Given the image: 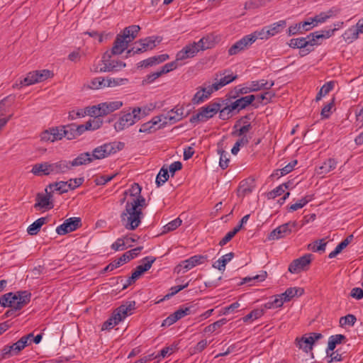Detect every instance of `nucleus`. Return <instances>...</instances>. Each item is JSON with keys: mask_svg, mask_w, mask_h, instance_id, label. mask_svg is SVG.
I'll return each mask as SVG.
<instances>
[{"mask_svg": "<svg viewBox=\"0 0 363 363\" xmlns=\"http://www.w3.org/2000/svg\"><path fill=\"white\" fill-rule=\"evenodd\" d=\"M51 195L50 194H38L36 196V203L34 205L35 208L49 210L53 208V205L50 201Z\"/></svg>", "mask_w": 363, "mask_h": 363, "instance_id": "obj_23", "label": "nucleus"}, {"mask_svg": "<svg viewBox=\"0 0 363 363\" xmlns=\"http://www.w3.org/2000/svg\"><path fill=\"white\" fill-rule=\"evenodd\" d=\"M264 312L262 309H255L250 313L243 317V321L245 323L248 322L250 320H257L264 315Z\"/></svg>", "mask_w": 363, "mask_h": 363, "instance_id": "obj_57", "label": "nucleus"}, {"mask_svg": "<svg viewBox=\"0 0 363 363\" xmlns=\"http://www.w3.org/2000/svg\"><path fill=\"white\" fill-rule=\"evenodd\" d=\"M182 220L179 218H175L164 226L163 233H168L174 230L182 225Z\"/></svg>", "mask_w": 363, "mask_h": 363, "instance_id": "obj_58", "label": "nucleus"}, {"mask_svg": "<svg viewBox=\"0 0 363 363\" xmlns=\"http://www.w3.org/2000/svg\"><path fill=\"white\" fill-rule=\"evenodd\" d=\"M92 162L91 155L89 152H84L79 155L72 161H69L70 169L72 167L81 166L86 164Z\"/></svg>", "mask_w": 363, "mask_h": 363, "instance_id": "obj_31", "label": "nucleus"}, {"mask_svg": "<svg viewBox=\"0 0 363 363\" xmlns=\"http://www.w3.org/2000/svg\"><path fill=\"white\" fill-rule=\"evenodd\" d=\"M297 345L300 349H303L304 351L308 352L312 349L313 345V338L308 336L304 335L300 339H296Z\"/></svg>", "mask_w": 363, "mask_h": 363, "instance_id": "obj_37", "label": "nucleus"}, {"mask_svg": "<svg viewBox=\"0 0 363 363\" xmlns=\"http://www.w3.org/2000/svg\"><path fill=\"white\" fill-rule=\"evenodd\" d=\"M62 125L55 128H51L48 130L43 131L41 133L40 138L43 141L55 142L56 140H62Z\"/></svg>", "mask_w": 363, "mask_h": 363, "instance_id": "obj_20", "label": "nucleus"}, {"mask_svg": "<svg viewBox=\"0 0 363 363\" xmlns=\"http://www.w3.org/2000/svg\"><path fill=\"white\" fill-rule=\"evenodd\" d=\"M125 194H128L129 193L131 196L134 197L133 199H136V198H139V197H143L140 195L141 187L137 183H134L131 186V187L128 189V191H125Z\"/></svg>", "mask_w": 363, "mask_h": 363, "instance_id": "obj_63", "label": "nucleus"}, {"mask_svg": "<svg viewBox=\"0 0 363 363\" xmlns=\"http://www.w3.org/2000/svg\"><path fill=\"white\" fill-rule=\"evenodd\" d=\"M252 92L258 91L264 89H269L274 85V81H267L265 79H260L256 81L247 82Z\"/></svg>", "mask_w": 363, "mask_h": 363, "instance_id": "obj_25", "label": "nucleus"}, {"mask_svg": "<svg viewBox=\"0 0 363 363\" xmlns=\"http://www.w3.org/2000/svg\"><path fill=\"white\" fill-rule=\"evenodd\" d=\"M106 78L99 77L91 79L89 84V87L91 89H100L106 87Z\"/></svg>", "mask_w": 363, "mask_h": 363, "instance_id": "obj_44", "label": "nucleus"}, {"mask_svg": "<svg viewBox=\"0 0 363 363\" xmlns=\"http://www.w3.org/2000/svg\"><path fill=\"white\" fill-rule=\"evenodd\" d=\"M113 146L111 143H105L100 145L92 151L91 154V160L93 161L94 160L104 159L113 152Z\"/></svg>", "mask_w": 363, "mask_h": 363, "instance_id": "obj_19", "label": "nucleus"}, {"mask_svg": "<svg viewBox=\"0 0 363 363\" xmlns=\"http://www.w3.org/2000/svg\"><path fill=\"white\" fill-rule=\"evenodd\" d=\"M169 179V173H168V170L167 169H164V167H162L157 177H156V184L157 185V186H160L162 185H163L167 181V179Z\"/></svg>", "mask_w": 363, "mask_h": 363, "instance_id": "obj_53", "label": "nucleus"}, {"mask_svg": "<svg viewBox=\"0 0 363 363\" xmlns=\"http://www.w3.org/2000/svg\"><path fill=\"white\" fill-rule=\"evenodd\" d=\"M227 322H228V320L226 318H221V319L214 322L213 323L206 326L204 328V332L212 333L215 332L217 329L220 328V327H222L223 325L226 324Z\"/></svg>", "mask_w": 363, "mask_h": 363, "instance_id": "obj_51", "label": "nucleus"}, {"mask_svg": "<svg viewBox=\"0 0 363 363\" xmlns=\"http://www.w3.org/2000/svg\"><path fill=\"white\" fill-rule=\"evenodd\" d=\"M155 260H156V258L155 257L147 256V257H144L141 260V264H139L138 266L142 267V269L145 272L151 268L152 264L155 262Z\"/></svg>", "mask_w": 363, "mask_h": 363, "instance_id": "obj_60", "label": "nucleus"}, {"mask_svg": "<svg viewBox=\"0 0 363 363\" xmlns=\"http://www.w3.org/2000/svg\"><path fill=\"white\" fill-rule=\"evenodd\" d=\"M105 67H108L110 72H117L121 70L125 67V63L119 60H111V57H107Z\"/></svg>", "mask_w": 363, "mask_h": 363, "instance_id": "obj_42", "label": "nucleus"}, {"mask_svg": "<svg viewBox=\"0 0 363 363\" xmlns=\"http://www.w3.org/2000/svg\"><path fill=\"white\" fill-rule=\"evenodd\" d=\"M111 53L109 52H106L103 56L101 60L94 62L93 65L90 67V71L94 73L99 72H109V67H105L107 57H111Z\"/></svg>", "mask_w": 363, "mask_h": 363, "instance_id": "obj_24", "label": "nucleus"}, {"mask_svg": "<svg viewBox=\"0 0 363 363\" xmlns=\"http://www.w3.org/2000/svg\"><path fill=\"white\" fill-rule=\"evenodd\" d=\"M237 78V75L230 73L228 70L216 72L213 76V81L211 82L212 86L216 91H218L223 86L233 82Z\"/></svg>", "mask_w": 363, "mask_h": 363, "instance_id": "obj_11", "label": "nucleus"}, {"mask_svg": "<svg viewBox=\"0 0 363 363\" xmlns=\"http://www.w3.org/2000/svg\"><path fill=\"white\" fill-rule=\"evenodd\" d=\"M247 118V116H245V118H242L236 122V123L233 126L234 130L232 133L233 135L247 136L246 133L249 132L250 130L252 128L251 124L245 121V120Z\"/></svg>", "mask_w": 363, "mask_h": 363, "instance_id": "obj_22", "label": "nucleus"}, {"mask_svg": "<svg viewBox=\"0 0 363 363\" xmlns=\"http://www.w3.org/2000/svg\"><path fill=\"white\" fill-rule=\"evenodd\" d=\"M52 76V73L48 69L37 70L29 72L27 76L20 82V86H29L35 83L41 82Z\"/></svg>", "mask_w": 363, "mask_h": 363, "instance_id": "obj_9", "label": "nucleus"}, {"mask_svg": "<svg viewBox=\"0 0 363 363\" xmlns=\"http://www.w3.org/2000/svg\"><path fill=\"white\" fill-rule=\"evenodd\" d=\"M84 111L86 113V116L88 115L90 116H93L94 118L104 116L100 104L96 106L86 107L84 109Z\"/></svg>", "mask_w": 363, "mask_h": 363, "instance_id": "obj_46", "label": "nucleus"}, {"mask_svg": "<svg viewBox=\"0 0 363 363\" xmlns=\"http://www.w3.org/2000/svg\"><path fill=\"white\" fill-rule=\"evenodd\" d=\"M46 218H40L34 221L31 225H30L27 229V232L30 235H36L40 228L45 223Z\"/></svg>", "mask_w": 363, "mask_h": 363, "instance_id": "obj_38", "label": "nucleus"}, {"mask_svg": "<svg viewBox=\"0 0 363 363\" xmlns=\"http://www.w3.org/2000/svg\"><path fill=\"white\" fill-rule=\"evenodd\" d=\"M253 42L252 38L249 36V35H245L240 40H238L229 49H228V55H235L238 53L247 50L252 45Z\"/></svg>", "mask_w": 363, "mask_h": 363, "instance_id": "obj_14", "label": "nucleus"}, {"mask_svg": "<svg viewBox=\"0 0 363 363\" xmlns=\"http://www.w3.org/2000/svg\"><path fill=\"white\" fill-rule=\"evenodd\" d=\"M130 247V245H128ZM111 249L114 251H122L125 250L128 246L126 245L124 237L118 238L111 246Z\"/></svg>", "mask_w": 363, "mask_h": 363, "instance_id": "obj_59", "label": "nucleus"}, {"mask_svg": "<svg viewBox=\"0 0 363 363\" xmlns=\"http://www.w3.org/2000/svg\"><path fill=\"white\" fill-rule=\"evenodd\" d=\"M353 238L354 237L352 235L347 236L345 240H343L336 246L333 251L329 254L328 257L330 259L335 257L352 241Z\"/></svg>", "mask_w": 363, "mask_h": 363, "instance_id": "obj_33", "label": "nucleus"}, {"mask_svg": "<svg viewBox=\"0 0 363 363\" xmlns=\"http://www.w3.org/2000/svg\"><path fill=\"white\" fill-rule=\"evenodd\" d=\"M289 188V185L287 183L282 184L277 187H276L274 189H273L272 191L269 193V199H274L277 196H281L284 191L285 189Z\"/></svg>", "mask_w": 363, "mask_h": 363, "instance_id": "obj_56", "label": "nucleus"}, {"mask_svg": "<svg viewBox=\"0 0 363 363\" xmlns=\"http://www.w3.org/2000/svg\"><path fill=\"white\" fill-rule=\"evenodd\" d=\"M216 91L212 86L211 82H206L201 86L196 89V92L192 98V103L194 104H200L209 99L211 94Z\"/></svg>", "mask_w": 363, "mask_h": 363, "instance_id": "obj_10", "label": "nucleus"}, {"mask_svg": "<svg viewBox=\"0 0 363 363\" xmlns=\"http://www.w3.org/2000/svg\"><path fill=\"white\" fill-rule=\"evenodd\" d=\"M184 108L175 107L164 116V125L174 124L181 121L184 117Z\"/></svg>", "mask_w": 363, "mask_h": 363, "instance_id": "obj_21", "label": "nucleus"}, {"mask_svg": "<svg viewBox=\"0 0 363 363\" xmlns=\"http://www.w3.org/2000/svg\"><path fill=\"white\" fill-rule=\"evenodd\" d=\"M207 256L196 255H194L184 261H182L177 267V269L183 268L184 269V272L190 270L196 266L203 264L207 261Z\"/></svg>", "mask_w": 363, "mask_h": 363, "instance_id": "obj_16", "label": "nucleus"}, {"mask_svg": "<svg viewBox=\"0 0 363 363\" xmlns=\"http://www.w3.org/2000/svg\"><path fill=\"white\" fill-rule=\"evenodd\" d=\"M255 99V95H247V96L241 97L231 103L232 108H235V110H238V111L244 109L248 105L251 104Z\"/></svg>", "mask_w": 363, "mask_h": 363, "instance_id": "obj_27", "label": "nucleus"}, {"mask_svg": "<svg viewBox=\"0 0 363 363\" xmlns=\"http://www.w3.org/2000/svg\"><path fill=\"white\" fill-rule=\"evenodd\" d=\"M140 30V27L137 25L125 28L122 31V34L117 35L110 52L111 55L122 54L127 49L128 44L137 37Z\"/></svg>", "mask_w": 363, "mask_h": 363, "instance_id": "obj_3", "label": "nucleus"}, {"mask_svg": "<svg viewBox=\"0 0 363 363\" xmlns=\"http://www.w3.org/2000/svg\"><path fill=\"white\" fill-rule=\"evenodd\" d=\"M182 60H177V55H176V60L174 61L168 62L165 64L160 68V72L162 74H167L171 71L176 69L180 65L179 64V61Z\"/></svg>", "mask_w": 363, "mask_h": 363, "instance_id": "obj_49", "label": "nucleus"}, {"mask_svg": "<svg viewBox=\"0 0 363 363\" xmlns=\"http://www.w3.org/2000/svg\"><path fill=\"white\" fill-rule=\"evenodd\" d=\"M327 243L325 242L324 239L319 240L315 241L312 245H310L309 247L313 252H318L323 251L324 252L325 250Z\"/></svg>", "mask_w": 363, "mask_h": 363, "instance_id": "obj_64", "label": "nucleus"}, {"mask_svg": "<svg viewBox=\"0 0 363 363\" xmlns=\"http://www.w3.org/2000/svg\"><path fill=\"white\" fill-rule=\"evenodd\" d=\"M213 35H206L201 38L197 43L186 45L182 50L177 52V60H186L193 57L199 50H204L214 46Z\"/></svg>", "mask_w": 363, "mask_h": 363, "instance_id": "obj_5", "label": "nucleus"}, {"mask_svg": "<svg viewBox=\"0 0 363 363\" xmlns=\"http://www.w3.org/2000/svg\"><path fill=\"white\" fill-rule=\"evenodd\" d=\"M240 226H235L232 230L229 231L219 242V245L220 246H224L229 241L232 240V238L240 231Z\"/></svg>", "mask_w": 363, "mask_h": 363, "instance_id": "obj_54", "label": "nucleus"}, {"mask_svg": "<svg viewBox=\"0 0 363 363\" xmlns=\"http://www.w3.org/2000/svg\"><path fill=\"white\" fill-rule=\"evenodd\" d=\"M249 36L250 37V38H252L253 43L257 39L267 40V39L270 38V36L269 35V33L267 31L266 26H264L262 29L257 30L254 31L253 33L249 34Z\"/></svg>", "mask_w": 363, "mask_h": 363, "instance_id": "obj_40", "label": "nucleus"}, {"mask_svg": "<svg viewBox=\"0 0 363 363\" xmlns=\"http://www.w3.org/2000/svg\"><path fill=\"white\" fill-rule=\"evenodd\" d=\"M312 255L306 254L294 260L289 267V271L292 274H298L304 270L311 262Z\"/></svg>", "mask_w": 363, "mask_h": 363, "instance_id": "obj_15", "label": "nucleus"}, {"mask_svg": "<svg viewBox=\"0 0 363 363\" xmlns=\"http://www.w3.org/2000/svg\"><path fill=\"white\" fill-rule=\"evenodd\" d=\"M141 111L140 108L136 107L132 110V112L123 114L114 123L115 130L120 132L134 125L141 118Z\"/></svg>", "mask_w": 363, "mask_h": 363, "instance_id": "obj_6", "label": "nucleus"}, {"mask_svg": "<svg viewBox=\"0 0 363 363\" xmlns=\"http://www.w3.org/2000/svg\"><path fill=\"white\" fill-rule=\"evenodd\" d=\"M234 257L233 252H229L223 255L217 261L213 264V267L220 271L223 272L225 269L227 263H228Z\"/></svg>", "mask_w": 363, "mask_h": 363, "instance_id": "obj_32", "label": "nucleus"}, {"mask_svg": "<svg viewBox=\"0 0 363 363\" xmlns=\"http://www.w3.org/2000/svg\"><path fill=\"white\" fill-rule=\"evenodd\" d=\"M286 27V20H280L266 26L270 38L281 33Z\"/></svg>", "mask_w": 363, "mask_h": 363, "instance_id": "obj_30", "label": "nucleus"}, {"mask_svg": "<svg viewBox=\"0 0 363 363\" xmlns=\"http://www.w3.org/2000/svg\"><path fill=\"white\" fill-rule=\"evenodd\" d=\"M357 321L355 315L348 314L340 318V324L341 326L350 325L353 326Z\"/></svg>", "mask_w": 363, "mask_h": 363, "instance_id": "obj_61", "label": "nucleus"}, {"mask_svg": "<svg viewBox=\"0 0 363 363\" xmlns=\"http://www.w3.org/2000/svg\"><path fill=\"white\" fill-rule=\"evenodd\" d=\"M359 35V32L355 26L348 28L345 32L343 37L346 41L352 42L353 40L358 38Z\"/></svg>", "mask_w": 363, "mask_h": 363, "instance_id": "obj_45", "label": "nucleus"}, {"mask_svg": "<svg viewBox=\"0 0 363 363\" xmlns=\"http://www.w3.org/2000/svg\"><path fill=\"white\" fill-rule=\"evenodd\" d=\"M337 164V162L335 159L328 158L317 169V173L318 174H328L336 168Z\"/></svg>", "mask_w": 363, "mask_h": 363, "instance_id": "obj_28", "label": "nucleus"}, {"mask_svg": "<svg viewBox=\"0 0 363 363\" xmlns=\"http://www.w3.org/2000/svg\"><path fill=\"white\" fill-rule=\"evenodd\" d=\"M312 200H313V196L307 195V196L303 197L302 199H301L300 200H298L295 203L291 204L289 206V211H291V212L297 211L298 209H300V208H303V206H305L308 202H310Z\"/></svg>", "mask_w": 363, "mask_h": 363, "instance_id": "obj_41", "label": "nucleus"}, {"mask_svg": "<svg viewBox=\"0 0 363 363\" xmlns=\"http://www.w3.org/2000/svg\"><path fill=\"white\" fill-rule=\"evenodd\" d=\"M235 111V108H232V104L228 105L224 108L220 107V109L218 111L219 112V118L221 120H228L232 117V112Z\"/></svg>", "mask_w": 363, "mask_h": 363, "instance_id": "obj_52", "label": "nucleus"}, {"mask_svg": "<svg viewBox=\"0 0 363 363\" xmlns=\"http://www.w3.org/2000/svg\"><path fill=\"white\" fill-rule=\"evenodd\" d=\"M121 321V318H118L115 315V313L113 312L111 316L102 325V330H109L113 328L115 325H118Z\"/></svg>", "mask_w": 363, "mask_h": 363, "instance_id": "obj_50", "label": "nucleus"}, {"mask_svg": "<svg viewBox=\"0 0 363 363\" xmlns=\"http://www.w3.org/2000/svg\"><path fill=\"white\" fill-rule=\"evenodd\" d=\"M82 225L81 219L78 217H72L66 219L64 223L56 228V233L60 235H64L73 232Z\"/></svg>", "mask_w": 363, "mask_h": 363, "instance_id": "obj_13", "label": "nucleus"}, {"mask_svg": "<svg viewBox=\"0 0 363 363\" xmlns=\"http://www.w3.org/2000/svg\"><path fill=\"white\" fill-rule=\"evenodd\" d=\"M135 301H126L124 304L118 307L113 313L115 315L121 318V321H123L127 316L133 314L135 309Z\"/></svg>", "mask_w": 363, "mask_h": 363, "instance_id": "obj_17", "label": "nucleus"}, {"mask_svg": "<svg viewBox=\"0 0 363 363\" xmlns=\"http://www.w3.org/2000/svg\"><path fill=\"white\" fill-rule=\"evenodd\" d=\"M345 339L346 337L341 334L330 336L328 340V348L326 350L327 354H329L330 351H333L336 345L340 344L342 341Z\"/></svg>", "mask_w": 363, "mask_h": 363, "instance_id": "obj_35", "label": "nucleus"}, {"mask_svg": "<svg viewBox=\"0 0 363 363\" xmlns=\"http://www.w3.org/2000/svg\"><path fill=\"white\" fill-rule=\"evenodd\" d=\"M334 30L335 29L322 32L316 31L309 34L308 38L310 41H311V47L320 44V43L319 42V40L327 39L330 38L333 35Z\"/></svg>", "mask_w": 363, "mask_h": 363, "instance_id": "obj_26", "label": "nucleus"}, {"mask_svg": "<svg viewBox=\"0 0 363 363\" xmlns=\"http://www.w3.org/2000/svg\"><path fill=\"white\" fill-rule=\"evenodd\" d=\"M304 293V289L301 287H291L287 289L284 293L281 294L286 300L289 301L292 298L295 296H301Z\"/></svg>", "mask_w": 363, "mask_h": 363, "instance_id": "obj_34", "label": "nucleus"}, {"mask_svg": "<svg viewBox=\"0 0 363 363\" xmlns=\"http://www.w3.org/2000/svg\"><path fill=\"white\" fill-rule=\"evenodd\" d=\"M128 82L125 78H106V87H115L123 85Z\"/></svg>", "mask_w": 363, "mask_h": 363, "instance_id": "obj_55", "label": "nucleus"}, {"mask_svg": "<svg viewBox=\"0 0 363 363\" xmlns=\"http://www.w3.org/2000/svg\"><path fill=\"white\" fill-rule=\"evenodd\" d=\"M144 272L145 271L142 269V267L137 266L131 277L127 279V284H124L123 289H125L128 286L134 283Z\"/></svg>", "mask_w": 363, "mask_h": 363, "instance_id": "obj_48", "label": "nucleus"}, {"mask_svg": "<svg viewBox=\"0 0 363 363\" xmlns=\"http://www.w3.org/2000/svg\"><path fill=\"white\" fill-rule=\"evenodd\" d=\"M160 41L161 39L155 36H150L144 39H140L135 43V46L132 49L128 50L127 54L130 55L131 52L138 54L151 50L154 49L157 43H160Z\"/></svg>", "mask_w": 363, "mask_h": 363, "instance_id": "obj_8", "label": "nucleus"}, {"mask_svg": "<svg viewBox=\"0 0 363 363\" xmlns=\"http://www.w3.org/2000/svg\"><path fill=\"white\" fill-rule=\"evenodd\" d=\"M221 104L219 102H211L201 107L196 115L193 116L191 121H195L205 122L213 118L220 109Z\"/></svg>", "mask_w": 363, "mask_h": 363, "instance_id": "obj_7", "label": "nucleus"}, {"mask_svg": "<svg viewBox=\"0 0 363 363\" xmlns=\"http://www.w3.org/2000/svg\"><path fill=\"white\" fill-rule=\"evenodd\" d=\"M286 302L284 297L281 294L274 296L273 301H269L264 304L266 309L277 308L283 306L284 303Z\"/></svg>", "mask_w": 363, "mask_h": 363, "instance_id": "obj_39", "label": "nucleus"}, {"mask_svg": "<svg viewBox=\"0 0 363 363\" xmlns=\"http://www.w3.org/2000/svg\"><path fill=\"white\" fill-rule=\"evenodd\" d=\"M70 170L69 161L44 162L34 164L31 173L38 177L65 174Z\"/></svg>", "mask_w": 363, "mask_h": 363, "instance_id": "obj_2", "label": "nucleus"}, {"mask_svg": "<svg viewBox=\"0 0 363 363\" xmlns=\"http://www.w3.org/2000/svg\"><path fill=\"white\" fill-rule=\"evenodd\" d=\"M62 138H65L67 140H73L77 138L74 128V124L62 125Z\"/></svg>", "mask_w": 363, "mask_h": 363, "instance_id": "obj_43", "label": "nucleus"}, {"mask_svg": "<svg viewBox=\"0 0 363 363\" xmlns=\"http://www.w3.org/2000/svg\"><path fill=\"white\" fill-rule=\"evenodd\" d=\"M48 189H50L51 191H59L60 194L67 192L70 190L68 183L62 181L49 184L45 189V191H48Z\"/></svg>", "mask_w": 363, "mask_h": 363, "instance_id": "obj_36", "label": "nucleus"}, {"mask_svg": "<svg viewBox=\"0 0 363 363\" xmlns=\"http://www.w3.org/2000/svg\"><path fill=\"white\" fill-rule=\"evenodd\" d=\"M101 111L104 116H106L116 110H118L122 106L121 101H112L101 103Z\"/></svg>", "mask_w": 363, "mask_h": 363, "instance_id": "obj_29", "label": "nucleus"}, {"mask_svg": "<svg viewBox=\"0 0 363 363\" xmlns=\"http://www.w3.org/2000/svg\"><path fill=\"white\" fill-rule=\"evenodd\" d=\"M145 206L144 197L133 199L126 202L125 210L121 214V220L125 229L134 230L140 225L143 218V208Z\"/></svg>", "mask_w": 363, "mask_h": 363, "instance_id": "obj_1", "label": "nucleus"}, {"mask_svg": "<svg viewBox=\"0 0 363 363\" xmlns=\"http://www.w3.org/2000/svg\"><path fill=\"white\" fill-rule=\"evenodd\" d=\"M297 225L295 221H290L282 224L273 230L268 235L269 240H274L283 238L291 233L293 229Z\"/></svg>", "mask_w": 363, "mask_h": 363, "instance_id": "obj_12", "label": "nucleus"}, {"mask_svg": "<svg viewBox=\"0 0 363 363\" xmlns=\"http://www.w3.org/2000/svg\"><path fill=\"white\" fill-rule=\"evenodd\" d=\"M333 15V11H329L328 12H321L318 15L315 16L312 18L314 24L313 26H316L320 23H325L329 18Z\"/></svg>", "mask_w": 363, "mask_h": 363, "instance_id": "obj_47", "label": "nucleus"}, {"mask_svg": "<svg viewBox=\"0 0 363 363\" xmlns=\"http://www.w3.org/2000/svg\"><path fill=\"white\" fill-rule=\"evenodd\" d=\"M218 154L220 155V161H219V166L223 169H225L228 167L229 164V158L228 157V154L225 150H219Z\"/></svg>", "mask_w": 363, "mask_h": 363, "instance_id": "obj_62", "label": "nucleus"}, {"mask_svg": "<svg viewBox=\"0 0 363 363\" xmlns=\"http://www.w3.org/2000/svg\"><path fill=\"white\" fill-rule=\"evenodd\" d=\"M311 43L308 35L306 38H292L289 43V46L292 48L303 49L301 50V55L303 56L309 53L312 50L308 48L311 47Z\"/></svg>", "mask_w": 363, "mask_h": 363, "instance_id": "obj_18", "label": "nucleus"}, {"mask_svg": "<svg viewBox=\"0 0 363 363\" xmlns=\"http://www.w3.org/2000/svg\"><path fill=\"white\" fill-rule=\"evenodd\" d=\"M31 294L28 291H18L16 293L9 292L0 298V305L4 308L9 307L18 311L30 301Z\"/></svg>", "mask_w": 363, "mask_h": 363, "instance_id": "obj_4", "label": "nucleus"}]
</instances>
